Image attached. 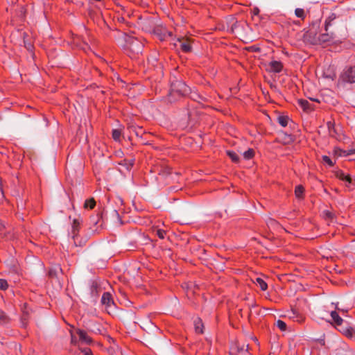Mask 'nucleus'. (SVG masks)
<instances>
[{
  "label": "nucleus",
  "mask_w": 355,
  "mask_h": 355,
  "mask_svg": "<svg viewBox=\"0 0 355 355\" xmlns=\"http://www.w3.org/2000/svg\"><path fill=\"white\" fill-rule=\"evenodd\" d=\"M190 91L189 87L182 81L176 80L171 84V90L168 95L169 101H174L175 97H181L186 96Z\"/></svg>",
  "instance_id": "nucleus-1"
},
{
  "label": "nucleus",
  "mask_w": 355,
  "mask_h": 355,
  "mask_svg": "<svg viewBox=\"0 0 355 355\" xmlns=\"http://www.w3.org/2000/svg\"><path fill=\"white\" fill-rule=\"evenodd\" d=\"M336 329L343 335L347 337H352L355 333L354 329L350 326L347 322H343L342 324L337 326Z\"/></svg>",
  "instance_id": "nucleus-2"
},
{
  "label": "nucleus",
  "mask_w": 355,
  "mask_h": 355,
  "mask_svg": "<svg viewBox=\"0 0 355 355\" xmlns=\"http://www.w3.org/2000/svg\"><path fill=\"white\" fill-rule=\"evenodd\" d=\"M342 79L345 82L355 83V66L347 69L342 74Z\"/></svg>",
  "instance_id": "nucleus-3"
},
{
  "label": "nucleus",
  "mask_w": 355,
  "mask_h": 355,
  "mask_svg": "<svg viewBox=\"0 0 355 355\" xmlns=\"http://www.w3.org/2000/svg\"><path fill=\"white\" fill-rule=\"evenodd\" d=\"M303 40L305 42L309 43L313 45H318V36L315 31L309 30L306 31L303 36Z\"/></svg>",
  "instance_id": "nucleus-4"
},
{
  "label": "nucleus",
  "mask_w": 355,
  "mask_h": 355,
  "mask_svg": "<svg viewBox=\"0 0 355 355\" xmlns=\"http://www.w3.org/2000/svg\"><path fill=\"white\" fill-rule=\"evenodd\" d=\"M335 39L334 33H322L318 36V45H326L333 42Z\"/></svg>",
  "instance_id": "nucleus-5"
},
{
  "label": "nucleus",
  "mask_w": 355,
  "mask_h": 355,
  "mask_svg": "<svg viewBox=\"0 0 355 355\" xmlns=\"http://www.w3.org/2000/svg\"><path fill=\"white\" fill-rule=\"evenodd\" d=\"M283 69V64L280 61L272 60L268 64L266 71L272 73H280Z\"/></svg>",
  "instance_id": "nucleus-6"
},
{
  "label": "nucleus",
  "mask_w": 355,
  "mask_h": 355,
  "mask_svg": "<svg viewBox=\"0 0 355 355\" xmlns=\"http://www.w3.org/2000/svg\"><path fill=\"white\" fill-rule=\"evenodd\" d=\"M76 334H78L80 341L86 344H90L92 343V338L87 335L85 331L78 329L76 330Z\"/></svg>",
  "instance_id": "nucleus-7"
},
{
  "label": "nucleus",
  "mask_w": 355,
  "mask_h": 355,
  "mask_svg": "<svg viewBox=\"0 0 355 355\" xmlns=\"http://www.w3.org/2000/svg\"><path fill=\"white\" fill-rule=\"evenodd\" d=\"M80 227V222L78 219H74L73 220L72 223V234H73V239L74 240V243L76 245H78L76 239L78 236V233L79 232Z\"/></svg>",
  "instance_id": "nucleus-8"
},
{
  "label": "nucleus",
  "mask_w": 355,
  "mask_h": 355,
  "mask_svg": "<svg viewBox=\"0 0 355 355\" xmlns=\"http://www.w3.org/2000/svg\"><path fill=\"white\" fill-rule=\"evenodd\" d=\"M178 42L180 43V49L185 53L190 52L191 51V46L190 42L187 39L178 38Z\"/></svg>",
  "instance_id": "nucleus-9"
},
{
  "label": "nucleus",
  "mask_w": 355,
  "mask_h": 355,
  "mask_svg": "<svg viewBox=\"0 0 355 355\" xmlns=\"http://www.w3.org/2000/svg\"><path fill=\"white\" fill-rule=\"evenodd\" d=\"M289 317L300 323L302 322L305 319L304 315L295 309L291 310V314Z\"/></svg>",
  "instance_id": "nucleus-10"
},
{
  "label": "nucleus",
  "mask_w": 355,
  "mask_h": 355,
  "mask_svg": "<svg viewBox=\"0 0 355 355\" xmlns=\"http://www.w3.org/2000/svg\"><path fill=\"white\" fill-rule=\"evenodd\" d=\"M298 104L305 112H311L314 110V107L306 99H299Z\"/></svg>",
  "instance_id": "nucleus-11"
},
{
  "label": "nucleus",
  "mask_w": 355,
  "mask_h": 355,
  "mask_svg": "<svg viewBox=\"0 0 355 355\" xmlns=\"http://www.w3.org/2000/svg\"><path fill=\"white\" fill-rule=\"evenodd\" d=\"M189 123L191 125H195L198 121V112L196 110L191 111L188 113Z\"/></svg>",
  "instance_id": "nucleus-12"
},
{
  "label": "nucleus",
  "mask_w": 355,
  "mask_h": 355,
  "mask_svg": "<svg viewBox=\"0 0 355 355\" xmlns=\"http://www.w3.org/2000/svg\"><path fill=\"white\" fill-rule=\"evenodd\" d=\"M155 171L157 172L158 175L161 177H166L171 173V170L168 166L157 168L155 169Z\"/></svg>",
  "instance_id": "nucleus-13"
},
{
  "label": "nucleus",
  "mask_w": 355,
  "mask_h": 355,
  "mask_svg": "<svg viewBox=\"0 0 355 355\" xmlns=\"http://www.w3.org/2000/svg\"><path fill=\"white\" fill-rule=\"evenodd\" d=\"M101 302L103 304L107 305L108 306H110L111 304L113 303L112 295L108 292L104 293L101 297Z\"/></svg>",
  "instance_id": "nucleus-14"
},
{
  "label": "nucleus",
  "mask_w": 355,
  "mask_h": 355,
  "mask_svg": "<svg viewBox=\"0 0 355 355\" xmlns=\"http://www.w3.org/2000/svg\"><path fill=\"white\" fill-rule=\"evenodd\" d=\"M194 328L196 333L199 334H203L204 325L200 318H198L194 320Z\"/></svg>",
  "instance_id": "nucleus-15"
},
{
  "label": "nucleus",
  "mask_w": 355,
  "mask_h": 355,
  "mask_svg": "<svg viewBox=\"0 0 355 355\" xmlns=\"http://www.w3.org/2000/svg\"><path fill=\"white\" fill-rule=\"evenodd\" d=\"M330 315L334 322V324L336 325V327L342 324L343 320L339 316L336 311H331Z\"/></svg>",
  "instance_id": "nucleus-16"
},
{
  "label": "nucleus",
  "mask_w": 355,
  "mask_h": 355,
  "mask_svg": "<svg viewBox=\"0 0 355 355\" xmlns=\"http://www.w3.org/2000/svg\"><path fill=\"white\" fill-rule=\"evenodd\" d=\"M329 134L332 137H336L338 133L334 121H328L327 123Z\"/></svg>",
  "instance_id": "nucleus-17"
},
{
  "label": "nucleus",
  "mask_w": 355,
  "mask_h": 355,
  "mask_svg": "<svg viewBox=\"0 0 355 355\" xmlns=\"http://www.w3.org/2000/svg\"><path fill=\"white\" fill-rule=\"evenodd\" d=\"M336 175L340 180L346 181L349 183L352 182V178L350 175L349 174H345L342 171L336 172Z\"/></svg>",
  "instance_id": "nucleus-18"
},
{
  "label": "nucleus",
  "mask_w": 355,
  "mask_h": 355,
  "mask_svg": "<svg viewBox=\"0 0 355 355\" xmlns=\"http://www.w3.org/2000/svg\"><path fill=\"white\" fill-rule=\"evenodd\" d=\"M254 283L257 286H259L260 287L261 290L263 291H266L268 288V285L266 283V282L260 277H257L255 279Z\"/></svg>",
  "instance_id": "nucleus-19"
},
{
  "label": "nucleus",
  "mask_w": 355,
  "mask_h": 355,
  "mask_svg": "<svg viewBox=\"0 0 355 355\" xmlns=\"http://www.w3.org/2000/svg\"><path fill=\"white\" fill-rule=\"evenodd\" d=\"M304 193V188L302 185H298L295 189V195L297 198L302 199L303 198Z\"/></svg>",
  "instance_id": "nucleus-20"
},
{
  "label": "nucleus",
  "mask_w": 355,
  "mask_h": 355,
  "mask_svg": "<svg viewBox=\"0 0 355 355\" xmlns=\"http://www.w3.org/2000/svg\"><path fill=\"white\" fill-rule=\"evenodd\" d=\"M96 206V201L94 198H90L85 201L84 208L92 209Z\"/></svg>",
  "instance_id": "nucleus-21"
},
{
  "label": "nucleus",
  "mask_w": 355,
  "mask_h": 355,
  "mask_svg": "<svg viewBox=\"0 0 355 355\" xmlns=\"http://www.w3.org/2000/svg\"><path fill=\"white\" fill-rule=\"evenodd\" d=\"M237 355H251V354L248 352V345H245L243 344L242 347H238Z\"/></svg>",
  "instance_id": "nucleus-22"
},
{
  "label": "nucleus",
  "mask_w": 355,
  "mask_h": 355,
  "mask_svg": "<svg viewBox=\"0 0 355 355\" xmlns=\"http://www.w3.org/2000/svg\"><path fill=\"white\" fill-rule=\"evenodd\" d=\"M227 155L230 157V158L232 159V162L235 163H238L239 162V157L237 155L236 153L231 150L227 151Z\"/></svg>",
  "instance_id": "nucleus-23"
},
{
  "label": "nucleus",
  "mask_w": 355,
  "mask_h": 355,
  "mask_svg": "<svg viewBox=\"0 0 355 355\" xmlns=\"http://www.w3.org/2000/svg\"><path fill=\"white\" fill-rule=\"evenodd\" d=\"M137 46V51H139L141 50L142 49V45L137 40H132V42L130 43V48L132 51H134L135 50V46Z\"/></svg>",
  "instance_id": "nucleus-24"
},
{
  "label": "nucleus",
  "mask_w": 355,
  "mask_h": 355,
  "mask_svg": "<svg viewBox=\"0 0 355 355\" xmlns=\"http://www.w3.org/2000/svg\"><path fill=\"white\" fill-rule=\"evenodd\" d=\"M289 118L287 116H279L278 117V122L282 127H286L288 125Z\"/></svg>",
  "instance_id": "nucleus-25"
},
{
  "label": "nucleus",
  "mask_w": 355,
  "mask_h": 355,
  "mask_svg": "<svg viewBox=\"0 0 355 355\" xmlns=\"http://www.w3.org/2000/svg\"><path fill=\"white\" fill-rule=\"evenodd\" d=\"M10 321V318L6 314L5 312L0 310V323L1 324H6L8 323Z\"/></svg>",
  "instance_id": "nucleus-26"
},
{
  "label": "nucleus",
  "mask_w": 355,
  "mask_h": 355,
  "mask_svg": "<svg viewBox=\"0 0 355 355\" xmlns=\"http://www.w3.org/2000/svg\"><path fill=\"white\" fill-rule=\"evenodd\" d=\"M112 138L115 141H119L121 136V130L120 129H114L112 130Z\"/></svg>",
  "instance_id": "nucleus-27"
},
{
  "label": "nucleus",
  "mask_w": 355,
  "mask_h": 355,
  "mask_svg": "<svg viewBox=\"0 0 355 355\" xmlns=\"http://www.w3.org/2000/svg\"><path fill=\"white\" fill-rule=\"evenodd\" d=\"M295 14L297 17L302 19V20L305 19V12L302 8H296L295 10Z\"/></svg>",
  "instance_id": "nucleus-28"
},
{
  "label": "nucleus",
  "mask_w": 355,
  "mask_h": 355,
  "mask_svg": "<svg viewBox=\"0 0 355 355\" xmlns=\"http://www.w3.org/2000/svg\"><path fill=\"white\" fill-rule=\"evenodd\" d=\"M254 156V151L252 148H249L248 150L243 153V157L246 159H250Z\"/></svg>",
  "instance_id": "nucleus-29"
},
{
  "label": "nucleus",
  "mask_w": 355,
  "mask_h": 355,
  "mask_svg": "<svg viewBox=\"0 0 355 355\" xmlns=\"http://www.w3.org/2000/svg\"><path fill=\"white\" fill-rule=\"evenodd\" d=\"M172 35H173L172 32L168 31L166 29H163V30H162V35H161V37H160V40H165L168 37H172Z\"/></svg>",
  "instance_id": "nucleus-30"
},
{
  "label": "nucleus",
  "mask_w": 355,
  "mask_h": 355,
  "mask_svg": "<svg viewBox=\"0 0 355 355\" xmlns=\"http://www.w3.org/2000/svg\"><path fill=\"white\" fill-rule=\"evenodd\" d=\"M83 355H94L92 349L89 347H79Z\"/></svg>",
  "instance_id": "nucleus-31"
},
{
  "label": "nucleus",
  "mask_w": 355,
  "mask_h": 355,
  "mask_svg": "<svg viewBox=\"0 0 355 355\" xmlns=\"http://www.w3.org/2000/svg\"><path fill=\"white\" fill-rule=\"evenodd\" d=\"M277 327L281 330V331H285L286 329V324L281 320H278L277 321Z\"/></svg>",
  "instance_id": "nucleus-32"
},
{
  "label": "nucleus",
  "mask_w": 355,
  "mask_h": 355,
  "mask_svg": "<svg viewBox=\"0 0 355 355\" xmlns=\"http://www.w3.org/2000/svg\"><path fill=\"white\" fill-rule=\"evenodd\" d=\"M248 51L259 53L261 51V49L257 46H250L245 48Z\"/></svg>",
  "instance_id": "nucleus-33"
},
{
  "label": "nucleus",
  "mask_w": 355,
  "mask_h": 355,
  "mask_svg": "<svg viewBox=\"0 0 355 355\" xmlns=\"http://www.w3.org/2000/svg\"><path fill=\"white\" fill-rule=\"evenodd\" d=\"M8 284L6 279H0V289L5 291L8 288Z\"/></svg>",
  "instance_id": "nucleus-34"
},
{
  "label": "nucleus",
  "mask_w": 355,
  "mask_h": 355,
  "mask_svg": "<svg viewBox=\"0 0 355 355\" xmlns=\"http://www.w3.org/2000/svg\"><path fill=\"white\" fill-rule=\"evenodd\" d=\"M322 161L324 163H326L327 164H328L329 166H334V162L330 159V157L327 156V155H323L322 156Z\"/></svg>",
  "instance_id": "nucleus-35"
},
{
  "label": "nucleus",
  "mask_w": 355,
  "mask_h": 355,
  "mask_svg": "<svg viewBox=\"0 0 355 355\" xmlns=\"http://www.w3.org/2000/svg\"><path fill=\"white\" fill-rule=\"evenodd\" d=\"M166 234V232L165 230H160V229L157 230L156 232L157 236L161 239H164Z\"/></svg>",
  "instance_id": "nucleus-36"
},
{
  "label": "nucleus",
  "mask_w": 355,
  "mask_h": 355,
  "mask_svg": "<svg viewBox=\"0 0 355 355\" xmlns=\"http://www.w3.org/2000/svg\"><path fill=\"white\" fill-rule=\"evenodd\" d=\"M336 18L335 14H332L329 17V19L325 21V31H327L328 26H330L331 21L334 19Z\"/></svg>",
  "instance_id": "nucleus-37"
},
{
  "label": "nucleus",
  "mask_w": 355,
  "mask_h": 355,
  "mask_svg": "<svg viewBox=\"0 0 355 355\" xmlns=\"http://www.w3.org/2000/svg\"><path fill=\"white\" fill-rule=\"evenodd\" d=\"M259 12H260L259 9L258 8H257V7H254V8L252 10V15H253V16H252V17H255V16H257V17H258V16H259Z\"/></svg>",
  "instance_id": "nucleus-38"
},
{
  "label": "nucleus",
  "mask_w": 355,
  "mask_h": 355,
  "mask_svg": "<svg viewBox=\"0 0 355 355\" xmlns=\"http://www.w3.org/2000/svg\"><path fill=\"white\" fill-rule=\"evenodd\" d=\"M127 164V168L128 169L130 168L134 164V159L130 160L128 164Z\"/></svg>",
  "instance_id": "nucleus-39"
},
{
  "label": "nucleus",
  "mask_w": 355,
  "mask_h": 355,
  "mask_svg": "<svg viewBox=\"0 0 355 355\" xmlns=\"http://www.w3.org/2000/svg\"><path fill=\"white\" fill-rule=\"evenodd\" d=\"M325 215L327 218H333V214L331 212L329 211H325Z\"/></svg>",
  "instance_id": "nucleus-40"
},
{
  "label": "nucleus",
  "mask_w": 355,
  "mask_h": 355,
  "mask_svg": "<svg viewBox=\"0 0 355 355\" xmlns=\"http://www.w3.org/2000/svg\"><path fill=\"white\" fill-rule=\"evenodd\" d=\"M268 223H270V225H275V224H277V222L275 220L272 219V218H270L269 221H268Z\"/></svg>",
  "instance_id": "nucleus-41"
},
{
  "label": "nucleus",
  "mask_w": 355,
  "mask_h": 355,
  "mask_svg": "<svg viewBox=\"0 0 355 355\" xmlns=\"http://www.w3.org/2000/svg\"><path fill=\"white\" fill-rule=\"evenodd\" d=\"M25 46L28 51H31L33 49V46L31 44H27V45L25 44Z\"/></svg>",
  "instance_id": "nucleus-42"
},
{
  "label": "nucleus",
  "mask_w": 355,
  "mask_h": 355,
  "mask_svg": "<svg viewBox=\"0 0 355 355\" xmlns=\"http://www.w3.org/2000/svg\"><path fill=\"white\" fill-rule=\"evenodd\" d=\"M0 191L3 193L2 181H1V178H0Z\"/></svg>",
  "instance_id": "nucleus-43"
},
{
  "label": "nucleus",
  "mask_w": 355,
  "mask_h": 355,
  "mask_svg": "<svg viewBox=\"0 0 355 355\" xmlns=\"http://www.w3.org/2000/svg\"><path fill=\"white\" fill-rule=\"evenodd\" d=\"M334 311H340V308L338 307L337 304L335 305V310Z\"/></svg>",
  "instance_id": "nucleus-44"
},
{
  "label": "nucleus",
  "mask_w": 355,
  "mask_h": 355,
  "mask_svg": "<svg viewBox=\"0 0 355 355\" xmlns=\"http://www.w3.org/2000/svg\"><path fill=\"white\" fill-rule=\"evenodd\" d=\"M26 320V318H24V317L21 318V320H22V322H23V324H24V325H25V324H25V322H24V320Z\"/></svg>",
  "instance_id": "nucleus-45"
},
{
  "label": "nucleus",
  "mask_w": 355,
  "mask_h": 355,
  "mask_svg": "<svg viewBox=\"0 0 355 355\" xmlns=\"http://www.w3.org/2000/svg\"><path fill=\"white\" fill-rule=\"evenodd\" d=\"M311 101L319 102L317 99L315 98H311Z\"/></svg>",
  "instance_id": "nucleus-46"
},
{
  "label": "nucleus",
  "mask_w": 355,
  "mask_h": 355,
  "mask_svg": "<svg viewBox=\"0 0 355 355\" xmlns=\"http://www.w3.org/2000/svg\"><path fill=\"white\" fill-rule=\"evenodd\" d=\"M339 311L344 313L345 311V310H343V309H340V311Z\"/></svg>",
  "instance_id": "nucleus-47"
}]
</instances>
